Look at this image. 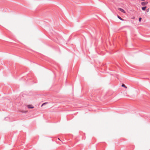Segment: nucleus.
<instances>
[{"label": "nucleus", "mask_w": 150, "mask_h": 150, "mask_svg": "<svg viewBox=\"0 0 150 150\" xmlns=\"http://www.w3.org/2000/svg\"><path fill=\"white\" fill-rule=\"evenodd\" d=\"M118 9L119 10H120V11H121L122 12L124 13H126L125 11V10H124L123 9L120 8H118Z\"/></svg>", "instance_id": "1"}, {"label": "nucleus", "mask_w": 150, "mask_h": 150, "mask_svg": "<svg viewBox=\"0 0 150 150\" xmlns=\"http://www.w3.org/2000/svg\"><path fill=\"white\" fill-rule=\"evenodd\" d=\"M148 4V2L146 1V2H142L141 3V4L142 6H144L146 5V4Z\"/></svg>", "instance_id": "2"}, {"label": "nucleus", "mask_w": 150, "mask_h": 150, "mask_svg": "<svg viewBox=\"0 0 150 150\" xmlns=\"http://www.w3.org/2000/svg\"><path fill=\"white\" fill-rule=\"evenodd\" d=\"M28 108L32 109L33 108H34V107L33 106H32V105H28Z\"/></svg>", "instance_id": "3"}, {"label": "nucleus", "mask_w": 150, "mask_h": 150, "mask_svg": "<svg viewBox=\"0 0 150 150\" xmlns=\"http://www.w3.org/2000/svg\"><path fill=\"white\" fill-rule=\"evenodd\" d=\"M146 6H144V7H142V9L143 11H144L146 9Z\"/></svg>", "instance_id": "4"}, {"label": "nucleus", "mask_w": 150, "mask_h": 150, "mask_svg": "<svg viewBox=\"0 0 150 150\" xmlns=\"http://www.w3.org/2000/svg\"><path fill=\"white\" fill-rule=\"evenodd\" d=\"M117 17L119 19H120V20H122V21H123V20L118 15L117 16Z\"/></svg>", "instance_id": "5"}, {"label": "nucleus", "mask_w": 150, "mask_h": 150, "mask_svg": "<svg viewBox=\"0 0 150 150\" xmlns=\"http://www.w3.org/2000/svg\"><path fill=\"white\" fill-rule=\"evenodd\" d=\"M122 87H123L126 88H127V87L124 84H122Z\"/></svg>", "instance_id": "6"}, {"label": "nucleus", "mask_w": 150, "mask_h": 150, "mask_svg": "<svg viewBox=\"0 0 150 150\" xmlns=\"http://www.w3.org/2000/svg\"><path fill=\"white\" fill-rule=\"evenodd\" d=\"M47 103H48L47 102H45V103H43L42 104V105H41V106H42L44 105H45L46 104H47Z\"/></svg>", "instance_id": "7"}, {"label": "nucleus", "mask_w": 150, "mask_h": 150, "mask_svg": "<svg viewBox=\"0 0 150 150\" xmlns=\"http://www.w3.org/2000/svg\"><path fill=\"white\" fill-rule=\"evenodd\" d=\"M141 20H142V18H139V22L141 21Z\"/></svg>", "instance_id": "8"}, {"label": "nucleus", "mask_w": 150, "mask_h": 150, "mask_svg": "<svg viewBox=\"0 0 150 150\" xmlns=\"http://www.w3.org/2000/svg\"><path fill=\"white\" fill-rule=\"evenodd\" d=\"M149 8H148V9H147V12H149Z\"/></svg>", "instance_id": "9"}, {"label": "nucleus", "mask_w": 150, "mask_h": 150, "mask_svg": "<svg viewBox=\"0 0 150 150\" xmlns=\"http://www.w3.org/2000/svg\"><path fill=\"white\" fill-rule=\"evenodd\" d=\"M58 139L60 140V139L59 138H58Z\"/></svg>", "instance_id": "10"}]
</instances>
